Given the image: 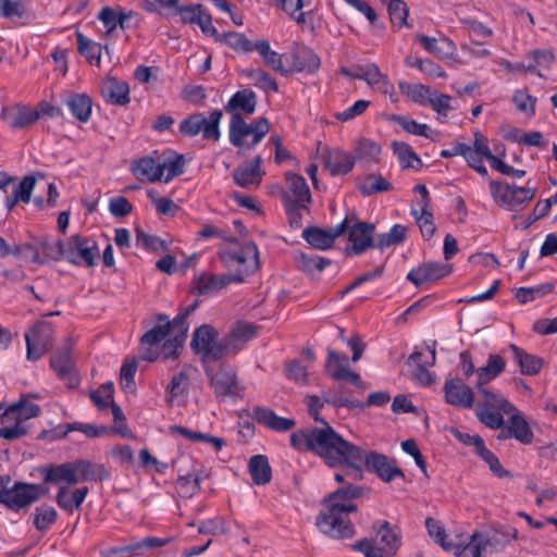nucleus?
Here are the masks:
<instances>
[{
    "label": "nucleus",
    "mask_w": 557,
    "mask_h": 557,
    "mask_svg": "<svg viewBox=\"0 0 557 557\" xmlns=\"http://www.w3.org/2000/svg\"><path fill=\"white\" fill-rule=\"evenodd\" d=\"M518 531L509 527L506 530H492L486 533L475 532L470 536V542L462 546L463 557H487L502 552L511 540L517 539Z\"/></svg>",
    "instance_id": "obj_4"
},
{
    "label": "nucleus",
    "mask_w": 557,
    "mask_h": 557,
    "mask_svg": "<svg viewBox=\"0 0 557 557\" xmlns=\"http://www.w3.org/2000/svg\"><path fill=\"white\" fill-rule=\"evenodd\" d=\"M348 228V219L329 231L320 227H308L304 230L302 237L313 248L325 250L332 247L335 239L346 233Z\"/></svg>",
    "instance_id": "obj_16"
},
{
    "label": "nucleus",
    "mask_w": 557,
    "mask_h": 557,
    "mask_svg": "<svg viewBox=\"0 0 557 557\" xmlns=\"http://www.w3.org/2000/svg\"><path fill=\"white\" fill-rule=\"evenodd\" d=\"M257 95L250 88L236 91L225 104V111L234 115H251L256 111Z\"/></svg>",
    "instance_id": "obj_24"
},
{
    "label": "nucleus",
    "mask_w": 557,
    "mask_h": 557,
    "mask_svg": "<svg viewBox=\"0 0 557 557\" xmlns=\"http://www.w3.org/2000/svg\"><path fill=\"white\" fill-rule=\"evenodd\" d=\"M407 237V227L401 224H395L387 233L376 234L375 248L385 249L405 242Z\"/></svg>",
    "instance_id": "obj_49"
},
{
    "label": "nucleus",
    "mask_w": 557,
    "mask_h": 557,
    "mask_svg": "<svg viewBox=\"0 0 557 557\" xmlns=\"http://www.w3.org/2000/svg\"><path fill=\"white\" fill-rule=\"evenodd\" d=\"M503 411L487 409L483 405H475V414L481 423L492 430H498L504 426L505 420Z\"/></svg>",
    "instance_id": "obj_54"
},
{
    "label": "nucleus",
    "mask_w": 557,
    "mask_h": 557,
    "mask_svg": "<svg viewBox=\"0 0 557 557\" xmlns=\"http://www.w3.org/2000/svg\"><path fill=\"white\" fill-rule=\"evenodd\" d=\"M193 462V469L186 474H178L176 481V491L182 497L189 498L200 490V483L207 478L203 467L200 463Z\"/></svg>",
    "instance_id": "obj_27"
},
{
    "label": "nucleus",
    "mask_w": 557,
    "mask_h": 557,
    "mask_svg": "<svg viewBox=\"0 0 557 557\" xmlns=\"http://www.w3.org/2000/svg\"><path fill=\"white\" fill-rule=\"evenodd\" d=\"M190 368H183L178 373L174 374L170 385L168 386V401L172 404L175 399L187 395L189 388Z\"/></svg>",
    "instance_id": "obj_45"
},
{
    "label": "nucleus",
    "mask_w": 557,
    "mask_h": 557,
    "mask_svg": "<svg viewBox=\"0 0 557 557\" xmlns=\"http://www.w3.org/2000/svg\"><path fill=\"white\" fill-rule=\"evenodd\" d=\"M98 255L96 242L81 235L72 236L66 244L65 259L73 264L84 262L87 267H94Z\"/></svg>",
    "instance_id": "obj_14"
},
{
    "label": "nucleus",
    "mask_w": 557,
    "mask_h": 557,
    "mask_svg": "<svg viewBox=\"0 0 557 557\" xmlns=\"http://www.w3.org/2000/svg\"><path fill=\"white\" fill-rule=\"evenodd\" d=\"M40 473L45 483L57 484L59 487L79 483L75 461L47 466L40 469Z\"/></svg>",
    "instance_id": "obj_17"
},
{
    "label": "nucleus",
    "mask_w": 557,
    "mask_h": 557,
    "mask_svg": "<svg viewBox=\"0 0 557 557\" xmlns=\"http://www.w3.org/2000/svg\"><path fill=\"white\" fill-rule=\"evenodd\" d=\"M88 492L89 490L87 486L70 491L67 486L61 485L57 493L55 502L63 510L73 512L75 509L81 508Z\"/></svg>",
    "instance_id": "obj_33"
},
{
    "label": "nucleus",
    "mask_w": 557,
    "mask_h": 557,
    "mask_svg": "<svg viewBox=\"0 0 557 557\" xmlns=\"http://www.w3.org/2000/svg\"><path fill=\"white\" fill-rule=\"evenodd\" d=\"M553 290V285L549 283L541 284L534 287H521L518 289L516 297L521 304H527L535 300Z\"/></svg>",
    "instance_id": "obj_60"
},
{
    "label": "nucleus",
    "mask_w": 557,
    "mask_h": 557,
    "mask_svg": "<svg viewBox=\"0 0 557 557\" xmlns=\"http://www.w3.org/2000/svg\"><path fill=\"white\" fill-rule=\"evenodd\" d=\"M393 147L403 168L416 169L422 165L420 158L409 145L405 143H394Z\"/></svg>",
    "instance_id": "obj_55"
},
{
    "label": "nucleus",
    "mask_w": 557,
    "mask_h": 557,
    "mask_svg": "<svg viewBox=\"0 0 557 557\" xmlns=\"http://www.w3.org/2000/svg\"><path fill=\"white\" fill-rule=\"evenodd\" d=\"M249 473L255 484L264 485L272 479V470L268 457L264 455L252 456L249 460Z\"/></svg>",
    "instance_id": "obj_42"
},
{
    "label": "nucleus",
    "mask_w": 557,
    "mask_h": 557,
    "mask_svg": "<svg viewBox=\"0 0 557 557\" xmlns=\"http://www.w3.org/2000/svg\"><path fill=\"white\" fill-rule=\"evenodd\" d=\"M444 392L446 401L451 406L469 409L474 405L472 389L460 380L447 379Z\"/></svg>",
    "instance_id": "obj_21"
},
{
    "label": "nucleus",
    "mask_w": 557,
    "mask_h": 557,
    "mask_svg": "<svg viewBox=\"0 0 557 557\" xmlns=\"http://www.w3.org/2000/svg\"><path fill=\"white\" fill-rule=\"evenodd\" d=\"M53 325L48 321H38L25 333L27 359L36 361L40 359L53 341Z\"/></svg>",
    "instance_id": "obj_11"
},
{
    "label": "nucleus",
    "mask_w": 557,
    "mask_h": 557,
    "mask_svg": "<svg viewBox=\"0 0 557 557\" xmlns=\"http://www.w3.org/2000/svg\"><path fill=\"white\" fill-rule=\"evenodd\" d=\"M207 375L216 398L242 396L244 387L232 367L223 364L215 370L209 369Z\"/></svg>",
    "instance_id": "obj_9"
},
{
    "label": "nucleus",
    "mask_w": 557,
    "mask_h": 557,
    "mask_svg": "<svg viewBox=\"0 0 557 557\" xmlns=\"http://www.w3.org/2000/svg\"><path fill=\"white\" fill-rule=\"evenodd\" d=\"M387 10L394 25L401 27L407 24L409 10L405 1L391 0Z\"/></svg>",
    "instance_id": "obj_63"
},
{
    "label": "nucleus",
    "mask_w": 557,
    "mask_h": 557,
    "mask_svg": "<svg viewBox=\"0 0 557 557\" xmlns=\"http://www.w3.org/2000/svg\"><path fill=\"white\" fill-rule=\"evenodd\" d=\"M132 170L138 178H146L150 183H156L162 180L160 162H157L151 156H146L136 160L133 163Z\"/></svg>",
    "instance_id": "obj_37"
},
{
    "label": "nucleus",
    "mask_w": 557,
    "mask_h": 557,
    "mask_svg": "<svg viewBox=\"0 0 557 557\" xmlns=\"http://www.w3.org/2000/svg\"><path fill=\"white\" fill-rule=\"evenodd\" d=\"M77 475H79L81 481H104L110 479V471L103 466L98 463H92L88 460H75Z\"/></svg>",
    "instance_id": "obj_41"
},
{
    "label": "nucleus",
    "mask_w": 557,
    "mask_h": 557,
    "mask_svg": "<svg viewBox=\"0 0 557 557\" xmlns=\"http://www.w3.org/2000/svg\"><path fill=\"white\" fill-rule=\"evenodd\" d=\"M425 527L429 535L447 552H453L456 557L465 556V548L462 544L453 543L447 541L445 529L442 527L440 521L433 518H426Z\"/></svg>",
    "instance_id": "obj_34"
},
{
    "label": "nucleus",
    "mask_w": 557,
    "mask_h": 557,
    "mask_svg": "<svg viewBox=\"0 0 557 557\" xmlns=\"http://www.w3.org/2000/svg\"><path fill=\"white\" fill-rule=\"evenodd\" d=\"M222 116L221 110H213L208 117L202 113H194L180 123V132L187 137H195L201 132L203 139L218 141L221 137L219 125Z\"/></svg>",
    "instance_id": "obj_8"
},
{
    "label": "nucleus",
    "mask_w": 557,
    "mask_h": 557,
    "mask_svg": "<svg viewBox=\"0 0 557 557\" xmlns=\"http://www.w3.org/2000/svg\"><path fill=\"white\" fill-rule=\"evenodd\" d=\"M392 121L400 125L409 134L426 138L431 137V129L426 124L418 123L417 121L404 115H394Z\"/></svg>",
    "instance_id": "obj_57"
},
{
    "label": "nucleus",
    "mask_w": 557,
    "mask_h": 557,
    "mask_svg": "<svg viewBox=\"0 0 557 557\" xmlns=\"http://www.w3.org/2000/svg\"><path fill=\"white\" fill-rule=\"evenodd\" d=\"M358 188L363 196H371L376 193L388 191L393 186L383 176L369 174L358 184Z\"/></svg>",
    "instance_id": "obj_50"
},
{
    "label": "nucleus",
    "mask_w": 557,
    "mask_h": 557,
    "mask_svg": "<svg viewBox=\"0 0 557 557\" xmlns=\"http://www.w3.org/2000/svg\"><path fill=\"white\" fill-rule=\"evenodd\" d=\"M136 245L149 251L158 252L169 250V245L164 239L156 235L147 234L140 228H136Z\"/></svg>",
    "instance_id": "obj_56"
},
{
    "label": "nucleus",
    "mask_w": 557,
    "mask_h": 557,
    "mask_svg": "<svg viewBox=\"0 0 557 557\" xmlns=\"http://www.w3.org/2000/svg\"><path fill=\"white\" fill-rule=\"evenodd\" d=\"M58 512L51 506H41L36 508V516L34 519V524L37 530L44 531L47 530L51 524H53L57 520Z\"/></svg>",
    "instance_id": "obj_62"
},
{
    "label": "nucleus",
    "mask_w": 557,
    "mask_h": 557,
    "mask_svg": "<svg viewBox=\"0 0 557 557\" xmlns=\"http://www.w3.org/2000/svg\"><path fill=\"white\" fill-rule=\"evenodd\" d=\"M255 336L256 327L252 324L238 322L224 337L227 356L237 354Z\"/></svg>",
    "instance_id": "obj_29"
},
{
    "label": "nucleus",
    "mask_w": 557,
    "mask_h": 557,
    "mask_svg": "<svg viewBox=\"0 0 557 557\" xmlns=\"http://www.w3.org/2000/svg\"><path fill=\"white\" fill-rule=\"evenodd\" d=\"M294 65L298 72L314 73L320 66V58L313 50L302 47L293 54Z\"/></svg>",
    "instance_id": "obj_44"
},
{
    "label": "nucleus",
    "mask_w": 557,
    "mask_h": 557,
    "mask_svg": "<svg viewBox=\"0 0 557 557\" xmlns=\"http://www.w3.org/2000/svg\"><path fill=\"white\" fill-rule=\"evenodd\" d=\"M101 94L111 104L126 106L131 101L128 84L114 77H109L102 83Z\"/></svg>",
    "instance_id": "obj_28"
},
{
    "label": "nucleus",
    "mask_w": 557,
    "mask_h": 557,
    "mask_svg": "<svg viewBox=\"0 0 557 557\" xmlns=\"http://www.w3.org/2000/svg\"><path fill=\"white\" fill-rule=\"evenodd\" d=\"M414 40L419 42L429 53L437 58H448L453 54L455 46L448 38H435L423 34H417Z\"/></svg>",
    "instance_id": "obj_35"
},
{
    "label": "nucleus",
    "mask_w": 557,
    "mask_h": 557,
    "mask_svg": "<svg viewBox=\"0 0 557 557\" xmlns=\"http://www.w3.org/2000/svg\"><path fill=\"white\" fill-rule=\"evenodd\" d=\"M248 77L253 81L255 86L259 87L264 91H278V85L275 78L261 69L248 72Z\"/></svg>",
    "instance_id": "obj_61"
},
{
    "label": "nucleus",
    "mask_w": 557,
    "mask_h": 557,
    "mask_svg": "<svg viewBox=\"0 0 557 557\" xmlns=\"http://www.w3.org/2000/svg\"><path fill=\"white\" fill-rule=\"evenodd\" d=\"M364 488L348 484L333 492L325 500V508L317 517L320 531L333 539H350L355 535V527L348 515L357 510L351 502L362 496Z\"/></svg>",
    "instance_id": "obj_1"
},
{
    "label": "nucleus",
    "mask_w": 557,
    "mask_h": 557,
    "mask_svg": "<svg viewBox=\"0 0 557 557\" xmlns=\"http://www.w3.org/2000/svg\"><path fill=\"white\" fill-rule=\"evenodd\" d=\"M299 268L308 273H312L313 271L321 272L329 264H331V260L317 256V255H306L299 253L298 256Z\"/></svg>",
    "instance_id": "obj_59"
},
{
    "label": "nucleus",
    "mask_w": 557,
    "mask_h": 557,
    "mask_svg": "<svg viewBox=\"0 0 557 557\" xmlns=\"http://www.w3.org/2000/svg\"><path fill=\"white\" fill-rule=\"evenodd\" d=\"M269 131L270 123L264 117L247 123L243 115H234L230 120L228 138L234 147L250 150L262 140Z\"/></svg>",
    "instance_id": "obj_5"
},
{
    "label": "nucleus",
    "mask_w": 557,
    "mask_h": 557,
    "mask_svg": "<svg viewBox=\"0 0 557 557\" xmlns=\"http://www.w3.org/2000/svg\"><path fill=\"white\" fill-rule=\"evenodd\" d=\"M218 40L226 44L237 52H251L253 50L252 41H250L244 34L228 32L219 35Z\"/></svg>",
    "instance_id": "obj_53"
},
{
    "label": "nucleus",
    "mask_w": 557,
    "mask_h": 557,
    "mask_svg": "<svg viewBox=\"0 0 557 557\" xmlns=\"http://www.w3.org/2000/svg\"><path fill=\"white\" fill-rule=\"evenodd\" d=\"M348 242L350 246L346 248L347 256H358L375 248V225L369 222L355 223L348 231Z\"/></svg>",
    "instance_id": "obj_12"
},
{
    "label": "nucleus",
    "mask_w": 557,
    "mask_h": 557,
    "mask_svg": "<svg viewBox=\"0 0 557 557\" xmlns=\"http://www.w3.org/2000/svg\"><path fill=\"white\" fill-rule=\"evenodd\" d=\"M164 325L168 327L169 333L173 334V338L168 339L163 344L164 355H165V357H175L177 354L176 350L180 347H182V345L186 338V334H187V330H188L186 314L180 313L178 315H176L173 319V321L168 322Z\"/></svg>",
    "instance_id": "obj_26"
},
{
    "label": "nucleus",
    "mask_w": 557,
    "mask_h": 557,
    "mask_svg": "<svg viewBox=\"0 0 557 557\" xmlns=\"http://www.w3.org/2000/svg\"><path fill=\"white\" fill-rule=\"evenodd\" d=\"M168 334H170L168 327L164 324H159L141 336V357L144 360L154 361L158 358V352L152 347L159 345Z\"/></svg>",
    "instance_id": "obj_32"
},
{
    "label": "nucleus",
    "mask_w": 557,
    "mask_h": 557,
    "mask_svg": "<svg viewBox=\"0 0 557 557\" xmlns=\"http://www.w3.org/2000/svg\"><path fill=\"white\" fill-rule=\"evenodd\" d=\"M66 107L72 115L79 122L86 123L89 121L92 109L91 98L86 94H73L66 100Z\"/></svg>",
    "instance_id": "obj_39"
},
{
    "label": "nucleus",
    "mask_w": 557,
    "mask_h": 557,
    "mask_svg": "<svg viewBox=\"0 0 557 557\" xmlns=\"http://www.w3.org/2000/svg\"><path fill=\"white\" fill-rule=\"evenodd\" d=\"M190 345L205 359L218 360L227 356L224 338L218 341V332L207 324L195 331Z\"/></svg>",
    "instance_id": "obj_10"
},
{
    "label": "nucleus",
    "mask_w": 557,
    "mask_h": 557,
    "mask_svg": "<svg viewBox=\"0 0 557 557\" xmlns=\"http://www.w3.org/2000/svg\"><path fill=\"white\" fill-rule=\"evenodd\" d=\"M51 368L58 376L65 381L69 387L78 385V377L75 373L74 363L69 348H63L54 352L50 359Z\"/></svg>",
    "instance_id": "obj_23"
},
{
    "label": "nucleus",
    "mask_w": 557,
    "mask_h": 557,
    "mask_svg": "<svg viewBox=\"0 0 557 557\" xmlns=\"http://www.w3.org/2000/svg\"><path fill=\"white\" fill-rule=\"evenodd\" d=\"M398 86L404 95L408 96L413 102L421 106L428 104L433 90L422 84H410L407 82H399Z\"/></svg>",
    "instance_id": "obj_51"
},
{
    "label": "nucleus",
    "mask_w": 557,
    "mask_h": 557,
    "mask_svg": "<svg viewBox=\"0 0 557 557\" xmlns=\"http://www.w3.org/2000/svg\"><path fill=\"white\" fill-rule=\"evenodd\" d=\"M536 190V186H531L530 180L524 187L498 181L490 182V191L494 201L509 211L522 210L535 197Z\"/></svg>",
    "instance_id": "obj_6"
},
{
    "label": "nucleus",
    "mask_w": 557,
    "mask_h": 557,
    "mask_svg": "<svg viewBox=\"0 0 557 557\" xmlns=\"http://www.w3.org/2000/svg\"><path fill=\"white\" fill-rule=\"evenodd\" d=\"M451 272V265L443 262H425L412 269L407 280L413 283L417 287L426 282L438 281Z\"/></svg>",
    "instance_id": "obj_18"
},
{
    "label": "nucleus",
    "mask_w": 557,
    "mask_h": 557,
    "mask_svg": "<svg viewBox=\"0 0 557 557\" xmlns=\"http://www.w3.org/2000/svg\"><path fill=\"white\" fill-rule=\"evenodd\" d=\"M77 49L91 64L100 65L102 47L77 33Z\"/></svg>",
    "instance_id": "obj_52"
},
{
    "label": "nucleus",
    "mask_w": 557,
    "mask_h": 557,
    "mask_svg": "<svg viewBox=\"0 0 557 557\" xmlns=\"http://www.w3.org/2000/svg\"><path fill=\"white\" fill-rule=\"evenodd\" d=\"M162 169V178L165 183L171 182L174 177L180 176L185 170V159L183 154L172 153L160 162Z\"/></svg>",
    "instance_id": "obj_48"
},
{
    "label": "nucleus",
    "mask_w": 557,
    "mask_h": 557,
    "mask_svg": "<svg viewBox=\"0 0 557 557\" xmlns=\"http://www.w3.org/2000/svg\"><path fill=\"white\" fill-rule=\"evenodd\" d=\"M509 350L512 354L513 361L519 366L522 374L536 375L543 367V360L534 355H530L522 348L511 344Z\"/></svg>",
    "instance_id": "obj_36"
},
{
    "label": "nucleus",
    "mask_w": 557,
    "mask_h": 557,
    "mask_svg": "<svg viewBox=\"0 0 557 557\" xmlns=\"http://www.w3.org/2000/svg\"><path fill=\"white\" fill-rule=\"evenodd\" d=\"M505 360L499 355H490L487 363L476 370L478 383L476 386H482L494 380L505 369Z\"/></svg>",
    "instance_id": "obj_43"
},
{
    "label": "nucleus",
    "mask_w": 557,
    "mask_h": 557,
    "mask_svg": "<svg viewBox=\"0 0 557 557\" xmlns=\"http://www.w3.org/2000/svg\"><path fill=\"white\" fill-rule=\"evenodd\" d=\"M400 544V535L387 521H384L374 540H361L354 545V548L363 553L366 557H393Z\"/></svg>",
    "instance_id": "obj_7"
},
{
    "label": "nucleus",
    "mask_w": 557,
    "mask_h": 557,
    "mask_svg": "<svg viewBox=\"0 0 557 557\" xmlns=\"http://www.w3.org/2000/svg\"><path fill=\"white\" fill-rule=\"evenodd\" d=\"M490 468L491 472L497 478H512V473L506 470L498 457L490 450L486 446L481 449V453L478 455Z\"/></svg>",
    "instance_id": "obj_58"
},
{
    "label": "nucleus",
    "mask_w": 557,
    "mask_h": 557,
    "mask_svg": "<svg viewBox=\"0 0 557 557\" xmlns=\"http://www.w3.org/2000/svg\"><path fill=\"white\" fill-rule=\"evenodd\" d=\"M312 440L314 454L327 466H346L347 475L354 480L362 476V448L343 438L326 421H323V426L313 429Z\"/></svg>",
    "instance_id": "obj_2"
},
{
    "label": "nucleus",
    "mask_w": 557,
    "mask_h": 557,
    "mask_svg": "<svg viewBox=\"0 0 557 557\" xmlns=\"http://www.w3.org/2000/svg\"><path fill=\"white\" fill-rule=\"evenodd\" d=\"M47 493L40 484L14 482L9 475H0V505L12 511L30 507Z\"/></svg>",
    "instance_id": "obj_3"
},
{
    "label": "nucleus",
    "mask_w": 557,
    "mask_h": 557,
    "mask_svg": "<svg viewBox=\"0 0 557 557\" xmlns=\"http://www.w3.org/2000/svg\"><path fill=\"white\" fill-rule=\"evenodd\" d=\"M325 166L330 170L332 175H343L350 172L354 168L352 158L342 151L330 153L325 161Z\"/></svg>",
    "instance_id": "obj_47"
},
{
    "label": "nucleus",
    "mask_w": 557,
    "mask_h": 557,
    "mask_svg": "<svg viewBox=\"0 0 557 557\" xmlns=\"http://www.w3.org/2000/svg\"><path fill=\"white\" fill-rule=\"evenodd\" d=\"M113 384L104 383L97 391L90 393V398L98 408L104 409L113 403Z\"/></svg>",
    "instance_id": "obj_64"
},
{
    "label": "nucleus",
    "mask_w": 557,
    "mask_h": 557,
    "mask_svg": "<svg viewBox=\"0 0 557 557\" xmlns=\"http://www.w3.org/2000/svg\"><path fill=\"white\" fill-rule=\"evenodd\" d=\"M262 159L256 157L249 165L239 166L233 171V180L242 188H257L264 172L261 170Z\"/></svg>",
    "instance_id": "obj_25"
},
{
    "label": "nucleus",
    "mask_w": 557,
    "mask_h": 557,
    "mask_svg": "<svg viewBox=\"0 0 557 557\" xmlns=\"http://www.w3.org/2000/svg\"><path fill=\"white\" fill-rule=\"evenodd\" d=\"M362 468L366 467L369 471L374 472L382 481L388 483L397 478L405 480L403 470L387 456L376 451L368 453L364 449H362Z\"/></svg>",
    "instance_id": "obj_13"
},
{
    "label": "nucleus",
    "mask_w": 557,
    "mask_h": 557,
    "mask_svg": "<svg viewBox=\"0 0 557 557\" xmlns=\"http://www.w3.org/2000/svg\"><path fill=\"white\" fill-rule=\"evenodd\" d=\"M252 418L259 423L276 432H286L295 426V420L278 417L273 410L265 407H256Z\"/></svg>",
    "instance_id": "obj_30"
},
{
    "label": "nucleus",
    "mask_w": 557,
    "mask_h": 557,
    "mask_svg": "<svg viewBox=\"0 0 557 557\" xmlns=\"http://www.w3.org/2000/svg\"><path fill=\"white\" fill-rule=\"evenodd\" d=\"M508 420V426L511 431L513 438L522 444H531L533 441V432L530 429L525 419L513 411Z\"/></svg>",
    "instance_id": "obj_46"
},
{
    "label": "nucleus",
    "mask_w": 557,
    "mask_h": 557,
    "mask_svg": "<svg viewBox=\"0 0 557 557\" xmlns=\"http://www.w3.org/2000/svg\"><path fill=\"white\" fill-rule=\"evenodd\" d=\"M40 413V407L37 404L21 399L11 405L1 413V423H10L11 420L24 421L35 418Z\"/></svg>",
    "instance_id": "obj_31"
},
{
    "label": "nucleus",
    "mask_w": 557,
    "mask_h": 557,
    "mask_svg": "<svg viewBox=\"0 0 557 557\" xmlns=\"http://www.w3.org/2000/svg\"><path fill=\"white\" fill-rule=\"evenodd\" d=\"M228 267H238L242 274L252 273L258 268V249L255 244H247L238 250L226 251L221 255Z\"/></svg>",
    "instance_id": "obj_15"
},
{
    "label": "nucleus",
    "mask_w": 557,
    "mask_h": 557,
    "mask_svg": "<svg viewBox=\"0 0 557 557\" xmlns=\"http://www.w3.org/2000/svg\"><path fill=\"white\" fill-rule=\"evenodd\" d=\"M368 85L376 87L384 94H389L393 98L394 86L389 83L386 75L382 74L375 63H368L362 65V79Z\"/></svg>",
    "instance_id": "obj_38"
},
{
    "label": "nucleus",
    "mask_w": 557,
    "mask_h": 557,
    "mask_svg": "<svg viewBox=\"0 0 557 557\" xmlns=\"http://www.w3.org/2000/svg\"><path fill=\"white\" fill-rule=\"evenodd\" d=\"M243 275H231L222 274L215 275L209 272H201L194 278V286L197 293L201 296L216 293L227 286L232 281L243 282Z\"/></svg>",
    "instance_id": "obj_22"
},
{
    "label": "nucleus",
    "mask_w": 557,
    "mask_h": 557,
    "mask_svg": "<svg viewBox=\"0 0 557 557\" xmlns=\"http://www.w3.org/2000/svg\"><path fill=\"white\" fill-rule=\"evenodd\" d=\"M287 190L283 194V202L292 201L293 203L307 207L311 203V193L304 176L296 173L287 172L285 174Z\"/></svg>",
    "instance_id": "obj_20"
},
{
    "label": "nucleus",
    "mask_w": 557,
    "mask_h": 557,
    "mask_svg": "<svg viewBox=\"0 0 557 557\" xmlns=\"http://www.w3.org/2000/svg\"><path fill=\"white\" fill-rule=\"evenodd\" d=\"M478 387V394L482 397L481 400H478L476 405H483V407L487 409H495L503 411L506 414L512 413L517 411L516 407L506 400L502 395L496 394L487 388L482 386Z\"/></svg>",
    "instance_id": "obj_40"
},
{
    "label": "nucleus",
    "mask_w": 557,
    "mask_h": 557,
    "mask_svg": "<svg viewBox=\"0 0 557 557\" xmlns=\"http://www.w3.org/2000/svg\"><path fill=\"white\" fill-rule=\"evenodd\" d=\"M1 119L13 129L24 128L39 119V112L28 106L16 103L4 107Z\"/></svg>",
    "instance_id": "obj_19"
}]
</instances>
